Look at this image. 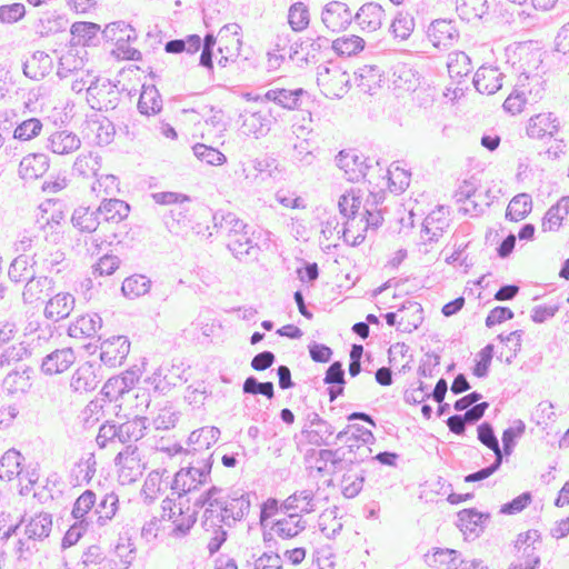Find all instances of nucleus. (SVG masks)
Instances as JSON below:
<instances>
[{
    "instance_id": "1",
    "label": "nucleus",
    "mask_w": 569,
    "mask_h": 569,
    "mask_svg": "<svg viewBox=\"0 0 569 569\" xmlns=\"http://www.w3.org/2000/svg\"><path fill=\"white\" fill-rule=\"evenodd\" d=\"M212 463L211 455L190 459L188 466L181 468L174 475L171 489L176 491L179 497L197 490L200 485H204L210 480Z\"/></svg>"
},
{
    "instance_id": "2",
    "label": "nucleus",
    "mask_w": 569,
    "mask_h": 569,
    "mask_svg": "<svg viewBox=\"0 0 569 569\" xmlns=\"http://www.w3.org/2000/svg\"><path fill=\"white\" fill-rule=\"evenodd\" d=\"M121 98L118 87L109 79L94 77L87 87V101L91 109L97 111L114 110Z\"/></svg>"
},
{
    "instance_id": "3",
    "label": "nucleus",
    "mask_w": 569,
    "mask_h": 569,
    "mask_svg": "<svg viewBox=\"0 0 569 569\" xmlns=\"http://www.w3.org/2000/svg\"><path fill=\"white\" fill-rule=\"evenodd\" d=\"M317 83L325 97L340 99L350 88V76L338 66L319 67Z\"/></svg>"
},
{
    "instance_id": "4",
    "label": "nucleus",
    "mask_w": 569,
    "mask_h": 569,
    "mask_svg": "<svg viewBox=\"0 0 569 569\" xmlns=\"http://www.w3.org/2000/svg\"><path fill=\"white\" fill-rule=\"evenodd\" d=\"M254 493L247 492L242 489L230 490L220 506V517L226 520V526L231 527L237 521H241L251 507V497Z\"/></svg>"
},
{
    "instance_id": "5",
    "label": "nucleus",
    "mask_w": 569,
    "mask_h": 569,
    "mask_svg": "<svg viewBox=\"0 0 569 569\" xmlns=\"http://www.w3.org/2000/svg\"><path fill=\"white\" fill-rule=\"evenodd\" d=\"M339 169L345 171L348 181H359L367 177L372 163L369 158L358 154L355 150H342L336 157Z\"/></svg>"
},
{
    "instance_id": "6",
    "label": "nucleus",
    "mask_w": 569,
    "mask_h": 569,
    "mask_svg": "<svg viewBox=\"0 0 569 569\" xmlns=\"http://www.w3.org/2000/svg\"><path fill=\"white\" fill-rule=\"evenodd\" d=\"M102 378L101 366L92 361H86L72 373L70 388L78 393L90 392L98 387Z\"/></svg>"
},
{
    "instance_id": "7",
    "label": "nucleus",
    "mask_w": 569,
    "mask_h": 569,
    "mask_svg": "<svg viewBox=\"0 0 569 569\" xmlns=\"http://www.w3.org/2000/svg\"><path fill=\"white\" fill-rule=\"evenodd\" d=\"M180 365H162L149 378L154 390L161 395H167L172 388L188 381L184 377V369Z\"/></svg>"
},
{
    "instance_id": "8",
    "label": "nucleus",
    "mask_w": 569,
    "mask_h": 569,
    "mask_svg": "<svg viewBox=\"0 0 569 569\" xmlns=\"http://www.w3.org/2000/svg\"><path fill=\"white\" fill-rule=\"evenodd\" d=\"M220 437V430L217 427L206 426L193 430L188 438V448L186 449L187 455L191 456V459L202 458L213 453L208 452L210 447L214 445Z\"/></svg>"
},
{
    "instance_id": "9",
    "label": "nucleus",
    "mask_w": 569,
    "mask_h": 569,
    "mask_svg": "<svg viewBox=\"0 0 569 569\" xmlns=\"http://www.w3.org/2000/svg\"><path fill=\"white\" fill-rule=\"evenodd\" d=\"M130 351V341L126 336H113L100 345V361L109 367L121 366Z\"/></svg>"
},
{
    "instance_id": "10",
    "label": "nucleus",
    "mask_w": 569,
    "mask_h": 569,
    "mask_svg": "<svg viewBox=\"0 0 569 569\" xmlns=\"http://www.w3.org/2000/svg\"><path fill=\"white\" fill-rule=\"evenodd\" d=\"M253 234L254 232L251 231V228H248L241 233L228 239L227 248L237 260L241 262L257 260L260 248L254 241Z\"/></svg>"
},
{
    "instance_id": "11",
    "label": "nucleus",
    "mask_w": 569,
    "mask_h": 569,
    "mask_svg": "<svg viewBox=\"0 0 569 569\" xmlns=\"http://www.w3.org/2000/svg\"><path fill=\"white\" fill-rule=\"evenodd\" d=\"M427 37L433 47L448 49L459 39V31L453 21L437 19L428 27Z\"/></svg>"
},
{
    "instance_id": "12",
    "label": "nucleus",
    "mask_w": 569,
    "mask_h": 569,
    "mask_svg": "<svg viewBox=\"0 0 569 569\" xmlns=\"http://www.w3.org/2000/svg\"><path fill=\"white\" fill-rule=\"evenodd\" d=\"M542 53L539 50L520 52V74L518 80L530 86L539 88L541 86V77L538 69L542 62Z\"/></svg>"
},
{
    "instance_id": "13",
    "label": "nucleus",
    "mask_w": 569,
    "mask_h": 569,
    "mask_svg": "<svg viewBox=\"0 0 569 569\" xmlns=\"http://www.w3.org/2000/svg\"><path fill=\"white\" fill-rule=\"evenodd\" d=\"M321 20L328 29L338 31L351 23L352 16L346 3L332 1L322 10Z\"/></svg>"
},
{
    "instance_id": "14",
    "label": "nucleus",
    "mask_w": 569,
    "mask_h": 569,
    "mask_svg": "<svg viewBox=\"0 0 569 569\" xmlns=\"http://www.w3.org/2000/svg\"><path fill=\"white\" fill-rule=\"evenodd\" d=\"M76 361L72 348H62L47 355L41 363V371L44 375L53 376L68 370Z\"/></svg>"
},
{
    "instance_id": "15",
    "label": "nucleus",
    "mask_w": 569,
    "mask_h": 569,
    "mask_svg": "<svg viewBox=\"0 0 569 569\" xmlns=\"http://www.w3.org/2000/svg\"><path fill=\"white\" fill-rule=\"evenodd\" d=\"M503 73L497 67L481 66L475 73L473 84L477 91L493 94L502 87Z\"/></svg>"
},
{
    "instance_id": "16",
    "label": "nucleus",
    "mask_w": 569,
    "mask_h": 569,
    "mask_svg": "<svg viewBox=\"0 0 569 569\" xmlns=\"http://www.w3.org/2000/svg\"><path fill=\"white\" fill-rule=\"evenodd\" d=\"M282 518L276 519L270 529L281 539L297 537L307 527V521L298 512L283 513Z\"/></svg>"
},
{
    "instance_id": "17",
    "label": "nucleus",
    "mask_w": 569,
    "mask_h": 569,
    "mask_svg": "<svg viewBox=\"0 0 569 569\" xmlns=\"http://www.w3.org/2000/svg\"><path fill=\"white\" fill-rule=\"evenodd\" d=\"M559 129V122L552 113H539L529 119L527 134L533 139L552 138Z\"/></svg>"
},
{
    "instance_id": "18",
    "label": "nucleus",
    "mask_w": 569,
    "mask_h": 569,
    "mask_svg": "<svg viewBox=\"0 0 569 569\" xmlns=\"http://www.w3.org/2000/svg\"><path fill=\"white\" fill-rule=\"evenodd\" d=\"M308 92L302 88H297L293 90L284 89V88H274L269 89L264 93V99L267 101L274 102L281 108L288 110L299 109L301 106L302 97L307 96Z\"/></svg>"
},
{
    "instance_id": "19",
    "label": "nucleus",
    "mask_w": 569,
    "mask_h": 569,
    "mask_svg": "<svg viewBox=\"0 0 569 569\" xmlns=\"http://www.w3.org/2000/svg\"><path fill=\"white\" fill-rule=\"evenodd\" d=\"M53 68L51 57L44 51H36L23 62L22 70L26 77L32 80H41L47 77Z\"/></svg>"
},
{
    "instance_id": "20",
    "label": "nucleus",
    "mask_w": 569,
    "mask_h": 569,
    "mask_svg": "<svg viewBox=\"0 0 569 569\" xmlns=\"http://www.w3.org/2000/svg\"><path fill=\"white\" fill-rule=\"evenodd\" d=\"M398 312H400V319L397 328L399 331L412 332L418 329L423 321L422 307L416 301L406 300L399 307Z\"/></svg>"
},
{
    "instance_id": "21",
    "label": "nucleus",
    "mask_w": 569,
    "mask_h": 569,
    "mask_svg": "<svg viewBox=\"0 0 569 569\" xmlns=\"http://www.w3.org/2000/svg\"><path fill=\"white\" fill-rule=\"evenodd\" d=\"M49 166L47 154L30 153L20 161L19 174L24 180H34L42 177L48 171Z\"/></svg>"
},
{
    "instance_id": "22",
    "label": "nucleus",
    "mask_w": 569,
    "mask_h": 569,
    "mask_svg": "<svg viewBox=\"0 0 569 569\" xmlns=\"http://www.w3.org/2000/svg\"><path fill=\"white\" fill-rule=\"evenodd\" d=\"M54 281L49 277H31L26 281L22 300L24 303H33L53 292Z\"/></svg>"
},
{
    "instance_id": "23",
    "label": "nucleus",
    "mask_w": 569,
    "mask_h": 569,
    "mask_svg": "<svg viewBox=\"0 0 569 569\" xmlns=\"http://www.w3.org/2000/svg\"><path fill=\"white\" fill-rule=\"evenodd\" d=\"M81 146L80 138L68 130L51 133L47 139V148L57 154H69Z\"/></svg>"
},
{
    "instance_id": "24",
    "label": "nucleus",
    "mask_w": 569,
    "mask_h": 569,
    "mask_svg": "<svg viewBox=\"0 0 569 569\" xmlns=\"http://www.w3.org/2000/svg\"><path fill=\"white\" fill-rule=\"evenodd\" d=\"M540 92L539 88L530 86L526 82L517 80L512 92L508 96V98L503 102V109L511 113L517 114L520 113L523 109V106L527 102V93L533 94V97H538Z\"/></svg>"
},
{
    "instance_id": "25",
    "label": "nucleus",
    "mask_w": 569,
    "mask_h": 569,
    "mask_svg": "<svg viewBox=\"0 0 569 569\" xmlns=\"http://www.w3.org/2000/svg\"><path fill=\"white\" fill-rule=\"evenodd\" d=\"M74 308V297L71 293H57L46 305L44 316L52 321L67 318Z\"/></svg>"
},
{
    "instance_id": "26",
    "label": "nucleus",
    "mask_w": 569,
    "mask_h": 569,
    "mask_svg": "<svg viewBox=\"0 0 569 569\" xmlns=\"http://www.w3.org/2000/svg\"><path fill=\"white\" fill-rule=\"evenodd\" d=\"M97 210L101 221L119 223L129 216L130 206L123 200L110 198L103 199Z\"/></svg>"
},
{
    "instance_id": "27",
    "label": "nucleus",
    "mask_w": 569,
    "mask_h": 569,
    "mask_svg": "<svg viewBox=\"0 0 569 569\" xmlns=\"http://www.w3.org/2000/svg\"><path fill=\"white\" fill-rule=\"evenodd\" d=\"M24 535L30 539L43 541L50 536L52 530V515L49 512H39L29 519L26 518Z\"/></svg>"
},
{
    "instance_id": "28",
    "label": "nucleus",
    "mask_w": 569,
    "mask_h": 569,
    "mask_svg": "<svg viewBox=\"0 0 569 569\" xmlns=\"http://www.w3.org/2000/svg\"><path fill=\"white\" fill-rule=\"evenodd\" d=\"M383 12L380 4L368 2L358 10L355 20L362 30L376 31L381 27Z\"/></svg>"
},
{
    "instance_id": "29",
    "label": "nucleus",
    "mask_w": 569,
    "mask_h": 569,
    "mask_svg": "<svg viewBox=\"0 0 569 569\" xmlns=\"http://www.w3.org/2000/svg\"><path fill=\"white\" fill-rule=\"evenodd\" d=\"M102 327V319L99 315H83L77 318L68 328V335L72 338L93 337Z\"/></svg>"
},
{
    "instance_id": "30",
    "label": "nucleus",
    "mask_w": 569,
    "mask_h": 569,
    "mask_svg": "<svg viewBox=\"0 0 569 569\" xmlns=\"http://www.w3.org/2000/svg\"><path fill=\"white\" fill-rule=\"evenodd\" d=\"M448 73L458 83L473 69L471 58L463 51H452L447 59Z\"/></svg>"
},
{
    "instance_id": "31",
    "label": "nucleus",
    "mask_w": 569,
    "mask_h": 569,
    "mask_svg": "<svg viewBox=\"0 0 569 569\" xmlns=\"http://www.w3.org/2000/svg\"><path fill=\"white\" fill-rule=\"evenodd\" d=\"M147 428L148 419L139 416L118 425L119 442L128 443L142 439L146 435Z\"/></svg>"
},
{
    "instance_id": "32",
    "label": "nucleus",
    "mask_w": 569,
    "mask_h": 569,
    "mask_svg": "<svg viewBox=\"0 0 569 569\" xmlns=\"http://www.w3.org/2000/svg\"><path fill=\"white\" fill-rule=\"evenodd\" d=\"M100 30V26L93 22L78 21L74 22L70 32L72 39L70 41L71 47L77 46H93L96 44L97 34Z\"/></svg>"
},
{
    "instance_id": "33",
    "label": "nucleus",
    "mask_w": 569,
    "mask_h": 569,
    "mask_svg": "<svg viewBox=\"0 0 569 569\" xmlns=\"http://www.w3.org/2000/svg\"><path fill=\"white\" fill-rule=\"evenodd\" d=\"M313 498L315 496L311 490L296 491L282 502V509H284V513H311L315 511Z\"/></svg>"
},
{
    "instance_id": "34",
    "label": "nucleus",
    "mask_w": 569,
    "mask_h": 569,
    "mask_svg": "<svg viewBox=\"0 0 569 569\" xmlns=\"http://www.w3.org/2000/svg\"><path fill=\"white\" fill-rule=\"evenodd\" d=\"M71 222L74 228L80 230L81 232H94L99 224L101 223L100 216H98V210H92L90 207L80 206L74 209Z\"/></svg>"
},
{
    "instance_id": "35",
    "label": "nucleus",
    "mask_w": 569,
    "mask_h": 569,
    "mask_svg": "<svg viewBox=\"0 0 569 569\" xmlns=\"http://www.w3.org/2000/svg\"><path fill=\"white\" fill-rule=\"evenodd\" d=\"M489 513L478 511L476 508L463 509L458 512V527L465 533H475L478 536L483 523L489 520Z\"/></svg>"
},
{
    "instance_id": "36",
    "label": "nucleus",
    "mask_w": 569,
    "mask_h": 569,
    "mask_svg": "<svg viewBox=\"0 0 569 569\" xmlns=\"http://www.w3.org/2000/svg\"><path fill=\"white\" fill-rule=\"evenodd\" d=\"M24 458L16 449L7 450L0 459V479L11 481L22 472Z\"/></svg>"
},
{
    "instance_id": "37",
    "label": "nucleus",
    "mask_w": 569,
    "mask_h": 569,
    "mask_svg": "<svg viewBox=\"0 0 569 569\" xmlns=\"http://www.w3.org/2000/svg\"><path fill=\"white\" fill-rule=\"evenodd\" d=\"M189 209L184 203L174 206L164 214V224L167 229L174 234H180L190 227Z\"/></svg>"
},
{
    "instance_id": "38",
    "label": "nucleus",
    "mask_w": 569,
    "mask_h": 569,
    "mask_svg": "<svg viewBox=\"0 0 569 569\" xmlns=\"http://www.w3.org/2000/svg\"><path fill=\"white\" fill-rule=\"evenodd\" d=\"M151 283L150 278L147 276L134 273L123 280L121 291L126 298L137 299L150 291Z\"/></svg>"
},
{
    "instance_id": "39",
    "label": "nucleus",
    "mask_w": 569,
    "mask_h": 569,
    "mask_svg": "<svg viewBox=\"0 0 569 569\" xmlns=\"http://www.w3.org/2000/svg\"><path fill=\"white\" fill-rule=\"evenodd\" d=\"M162 99L156 86H143L138 101V110L141 114L150 116L160 112Z\"/></svg>"
},
{
    "instance_id": "40",
    "label": "nucleus",
    "mask_w": 569,
    "mask_h": 569,
    "mask_svg": "<svg viewBox=\"0 0 569 569\" xmlns=\"http://www.w3.org/2000/svg\"><path fill=\"white\" fill-rule=\"evenodd\" d=\"M532 210V199L528 193H519L515 196L506 210V219L510 221L523 220Z\"/></svg>"
},
{
    "instance_id": "41",
    "label": "nucleus",
    "mask_w": 569,
    "mask_h": 569,
    "mask_svg": "<svg viewBox=\"0 0 569 569\" xmlns=\"http://www.w3.org/2000/svg\"><path fill=\"white\" fill-rule=\"evenodd\" d=\"M355 443H349L347 450H343L342 448L320 449L318 451L319 460H330L332 472H350V468H347V466H345V462L347 460V456H351V453L355 452Z\"/></svg>"
},
{
    "instance_id": "42",
    "label": "nucleus",
    "mask_w": 569,
    "mask_h": 569,
    "mask_svg": "<svg viewBox=\"0 0 569 569\" xmlns=\"http://www.w3.org/2000/svg\"><path fill=\"white\" fill-rule=\"evenodd\" d=\"M119 508V498L114 492H109L98 503L94 513L97 515V523L99 527H103L110 521L117 513Z\"/></svg>"
},
{
    "instance_id": "43",
    "label": "nucleus",
    "mask_w": 569,
    "mask_h": 569,
    "mask_svg": "<svg viewBox=\"0 0 569 569\" xmlns=\"http://www.w3.org/2000/svg\"><path fill=\"white\" fill-rule=\"evenodd\" d=\"M114 553L119 558V562L111 560L110 568L111 569H128L136 558V547L131 542L130 538L123 539L121 537L119 539V542L116 546Z\"/></svg>"
},
{
    "instance_id": "44",
    "label": "nucleus",
    "mask_w": 569,
    "mask_h": 569,
    "mask_svg": "<svg viewBox=\"0 0 569 569\" xmlns=\"http://www.w3.org/2000/svg\"><path fill=\"white\" fill-rule=\"evenodd\" d=\"M84 60L72 48L62 54L58 62L57 76L64 79L73 72L81 71L84 68Z\"/></svg>"
},
{
    "instance_id": "45",
    "label": "nucleus",
    "mask_w": 569,
    "mask_h": 569,
    "mask_svg": "<svg viewBox=\"0 0 569 569\" xmlns=\"http://www.w3.org/2000/svg\"><path fill=\"white\" fill-rule=\"evenodd\" d=\"M100 158L98 156H93L92 152H89L81 153L77 157L72 170L73 173L80 177H98V170L100 169Z\"/></svg>"
},
{
    "instance_id": "46",
    "label": "nucleus",
    "mask_w": 569,
    "mask_h": 569,
    "mask_svg": "<svg viewBox=\"0 0 569 569\" xmlns=\"http://www.w3.org/2000/svg\"><path fill=\"white\" fill-rule=\"evenodd\" d=\"M201 48V38L198 34H189L183 39H174L166 42L164 50L168 53L187 52L193 54Z\"/></svg>"
},
{
    "instance_id": "47",
    "label": "nucleus",
    "mask_w": 569,
    "mask_h": 569,
    "mask_svg": "<svg viewBox=\"0 0 569 569\" xmlns=\"http://www.w3.org/2000/svg\"><path fill=\"white\" fill-rule=\"evenodd\" d=\"M335 431V427L330 422L325 421L321 422L320 426L316 427V429H303L302 433H306L309 443L317 447H329L336 445V442L330 441V438L333 436Z\"/></svg>"
},
{
    "instance_id": "48",
    "label": "nucleus",
    "mask_w": 569,
    "mask_h": 569,
    "mask_svg": "<svg viewBox=\"0 0 569 569\" xmlns=\"http://www.w3.org/2000/svg\"><path fill=\"white\" fill-rule=\"evenodd\" d=\"M331 48L339 56H353L363 50L365 40L358 36H343L332 41Z\"/></svg>"
},
{
    "instance_id": "49",
    "label": "nucleus",
    "mask_w": 569,
    "mask_h": 569,
    "mask_svg": "<svg viewBox=\"0 0 569 569\" xmlns=\"http://www.w3.org/2000/svg\"><path fill=\"white\" fill-rule=\"evenodd\" d=\"M34 274L36 271L33 270L32 264H30L29 258L23 254L14 258L8 270L10 280L17 283L27 281Z\"/></svg>"
},
{
    "instance_id": "50",
    "label": "nucleus",
    "mask_w": 569,
    "mask_h": 569,
    "mask_svg": "<svg viewBox=\"0 0 569 569\" xmlns=\"http://www.w3.org/2000/svg\"><path fill=\"white\" fill-rule=\"evenodd\" d=\"M526 425L522 420L516 419L509 428L505 429L502 432L501 441L502 448L501 450L508 457L512 453L517 440L525 433Z\"/></svg>"
},
{
    "instance_id": "51",
    "label": "nucleus",
    "mask_w": 569,
    "mask_h": 569,
    "mask_svg": "<svg viewBox=\"0 0 569 569\" xmlns=\"http://www.w3.org/2000/svg\"><path fill=\"white\" fill-rule=\"evenodd\" d=\"M30 387L29 377L19 371H10L2 381V389L10 396L24 393Z\"/></svg>"
},
{
    "instance_id": "52",
    "label": "nucleus",
    "mask_w": 569,
    "mask_h": 569,
    "mask_svg": "<svg viewBox=\"0 0 569 569\" xmlns=\"http://www.w3.org/2000/svg\"><path fill=\"white\" fill-rule=\"evenodd\" d=\"M116 466L119 468V479L122 483L134 482L143 473V465L140 461V458H130L129 460L122 461Z\"/></svg>"
},
{
    "instance_id": "53",
    "label": "nucleus",
    "mask_w": 569,
    "mask_h": 569,
    "mask_svg": "<svg viewBox=\"0 0 569 569\" xmlns=\"http://www.w3.org/2000/svg\"><path fill=\"white\" fill-rule=\"evenodd\" d=\"M349 429H352V432L350 433V437L347 438V447L349 443H355V450L357 452H362L365 447L375 443L376 438L372 431L365 428L363 426L351 423Z\"/></svg>"
},
{
    "instance_id": "54",
    "label": "nucleus",
    "mask_w": 569,
    "mask_h": 569,
    "mask_svg": "<svg viewBox=\"0 0 569 569\" xmlns=\"http://www.w3.org/2000/svg\"><path fill=\"white\" fill-rule=\"evenodd\" d=\"M96 505V493L88 489L83 491L74 501L71 516L76 520H87L86 516Z\"/></svg>"
},
{
    "instance_id": "55",
    "label": "nucleus",
    "mask_w": 569,
    "mask_h": 569,
    "mask_svg": "<svg viewBox=\"0 0 569 569\" xmlns=\"http://www.w3.org/2000/svg\"><path fill=\"white\" fill-rule=\"evenodd\" d=\"M42 122L38 118H29L17 126L13 138L20 141H29L40 134Z\"/></svg>"
},
{
    "instance_id": "56",
    "label": "nucleus",
    "mask_w": 569,
    "mask_h": 569,
    "mask_svg": "<svg viewBox=\"0 0 569 569\" xmlns=\"http://www.w3.org/2000/svg\"><path fill=\"white\" fill-rule=\"evenodd\" d=\"M413 29L415 20L409 13H398L390 26V30L395 38H399L401 40L408 39Z\"/></svg>"
},
{
    "instance_id": "57",
    "label": "nucleus",
    "mask_w": 569,
    "mask_h": 569,
    "mask_svg": "<svg viewBox=\"0 0 569 569\" xmlns=\"http://www.w3.org/2000/svg\"><path fill=\"white\" fill-rule=\"evenodd\" d=\"M194 156L211 166H220L227 161L226 156L213 147H209L203 143H197L193 146Z\"/></svg>"
},
{
    "instance_id": "58",
    "label": "nucleus",
    "mask_w": 569,
    "mask_h": 569,
    "mask_svg": "<svg viewBox=\"0 0 569 569\" xmlns=\"http://www.w3.org/2000/svg\"><path fill=\"white\" fill-rule=\"evenodd\" d=\"M366 480V471L361 470L360 473L355 477L349 472L342 476V495L348 499L357 497L363 488Z\"/></svg>"
},
{
    "instance_id": "59",
    "label": "nucleus",
    "mask_w": 569,
    "mask_h": 569,
    "mask_svg": "<svg viewBox=\"0 0 569 569\" xmlns=\"http://www.w3.org/2000/svg\"><path fill=\"white\" fill-rule=\"evenodd\" d=\"M243 393L247 395H262L267 399L274 397V388L271 381L260 382L254 376L248 377L242 386Z\"/></svg>"
},
{
    "instance_id": "60",
    "label": "nucleus",
    "mask_w": 569,
    "mask_h": 569,
    "mask_svg": "<svg viewBox=\"0 0 569 569\" xmlns=\"http://www.w3.org/2000/svg\"><path fill=\"white\" fill-rule=\"evenodd\" d=\"M288 20L295 31L305 29L309 23L307 8L301 2L292 4L289 9Z\"/></svg>"
},
{
    "instance_id": "61",
    "label": "nucleus",
    "mask_w": 569,
    "mask_h": 569,
    "mask_svg": "<svg viewBox=\"0 0 569 569\" xmlns=\"http://www.w3.org/2000/svg\"><path fill=\"white\" fill-rule=\"evenodd\" d=\"M493 345L489 343L479 351V360H477L472 370L476 377L485 378L488 376L489 367L493 358Z\"/></svg>"
},
{
    "instance_id": "62",
    "label": "nucleus",
    "mask_w": 569,
    "mask_h": 569,
    "mask_svg": "<svg viewBox=\"0 0 569 569\" xmlns=\"http://www.w3.org/2000/svg\"><path fill=\"white\" fill-rule=\"evenodd\" d=\"M522 335V330H515L506 336L502 333L498 336V339L501 342H503L509 349V353L506 356V362L508 365L512 362V359L517 357L518 352L521 349Z\"/></svg>"
},
{
    "instance_id": "63",
    "label": "nucleus",
    "mask_w": 569,
    "mask_h": 569,
    "mask_svg": "<svg viewBox=\"0 0 569 569\" xmlns=\"http://www.w3.org/2000/svg\"><path fill=\"white\" fill-rule=\"evenodd\" d=\"M39 540L30 539L26 536V538H20L16 545V555L19 562H28L31 560L34 553L39 551L37 542Z\"/></svg>"
},
{
    "instance_id": "64",
    "label": "nucleus",
    "mask_w": 569,
    "mask_h": 569,
    "mask_svg": "<svg viewBox=\"0 0 569 569\" xmlns=\"http://www.w3.org/2000/svg\"><path fill=\"white\" fill-rule=\"evenodd\" d=\"M477 438L488 449L498 450L500 448L498 438L490 422L483 421L477 427Z\"/></svg>"
}]
</instances>
